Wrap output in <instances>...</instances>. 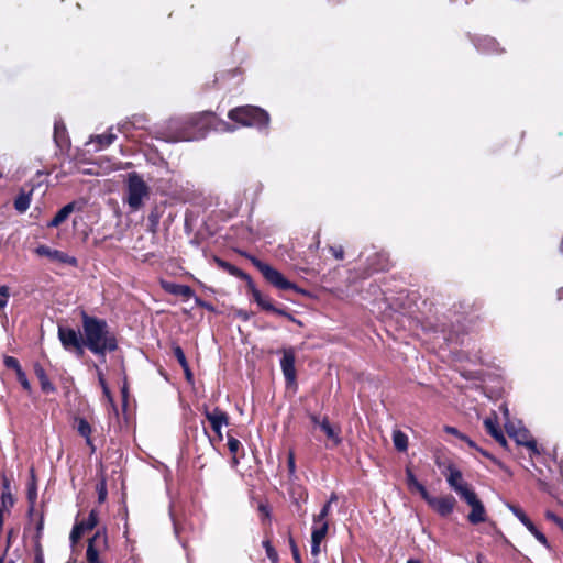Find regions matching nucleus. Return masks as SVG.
Listing matches in <instances>:
<instances>
[{"mask_svg": "<svg viewBox=\"0 0 563 563\" xmlns=\"http://www.w3.org/2000/svg\"><path fill=\"white\" fill-rule=\"evenodd\" d=\"M210 130L233 132L234 126L217 119L211 111H202L188 117L172 118L156 131V137L168 143L200 141Z\"/></svg>", "mask_w": 563, "mask_h": 563, "instance_id": "obj_1", "label": "nucleus"}, {"mask_svg": "<svg viewBox=\"0 0 563 563\" xmlns=\"http://www.w3.org/2000/svg\"><path fill=\"white\" fill-rule=\"evenodd\" d=\"M85 346L106 361V354L118 349V340L104 319L90 317L81 311Z\"/></svg>", "mask_w": 563, "mask_h": 563, "instance_id": "obj_2", "label": "nucleus"}, {"mask_svg": "<svg viewBox=\"0 0 563 563\" xmlns=\"http://www.w3.org/2000/svg\"><path fill=\"white\" fill-rule=\"evenodd\" d=\"M229 119L243 126H253L258 130L266 129L269 123L268 113L254 106L236 107L229 111Z\"/></svg>", "mask_w": 563, "mask_h": 563, "instance_id": "obj_3", "label": "nucleus"}, {"mask_svg": "<svg viewBox=\"0 0 563 563\" xmlns=\"http://www.w3.org/2000/svg\"><path fill=\"white\" fill-rule=\"evenodd\" d=\"M247 258L262 273L263 277L277 289L303 292L296 284L286 279L279 271L275 269L269 264L262 262L253 255H247Z\"/></svg>", "mask_w": 563, "mask_h": 563, "instance_id": "obj_4", "label": "nucleus"}, {"mask_svg": "<svg viewBox=\"0 0 563 563\" xmlns=\"http://www.w3.org/2000/svg\"><path fill=\"white\" fill-rule=\"evenodd\" d=\"M148 196V187L143 178L135 172L128 175L126 202L131 210L136 211Z\"/></svg>", "mask_w": 563, "mask_h": 563, "instance_id": "obj_5", "label": "nucleus"}, {"mask_svg": "<svg viewBox=\"0 0 563 563\" xmlns=\"http://www.w3.org/2000/svg\"><path fill=\"white\" fill-rule=\"evenodd\" d=\"M58 339L66 351H74L77 356L84 355L85 339L80 331L73 328L58 325Z\"/></svg>", "mask_w": 563, "mask_h": 563, "instance_id": "obj_6", "label": "nucleus"}, {"mask_svg": "<svg viewBox=\"0 0 563 563\" xmlns=\"http://www.w3.org/2000/svg\"><path fill=\"white\" fill-rule=\"evenodd\" d=\"M506 431L518 445L528 448L533 454H539L537 442L532 439L529 430L520 424L516 426L514 422L507 421L505 423Z\"/></svg>", "mask_w": 563, "mask_h": 563, "instance_id": "obj_7", "label": "nucleus"}, {"mask_svg": "<svg viewBox=\"0 0 563 563\" xmlns=\"http://www.w3.org/2000/svg\"><path fill=\"white\" fill-rule=\"evenodd\" d=\"M433 511H435L440 517H449L453 514L454 508L456 506V499L452 495H445L441 497H434L428 494L427 498L423 499Z\"/></svg>", "mask_w": 563, "mask_h": 563, "instance_id": "obj_8", "label": "nucleus"}, {"mask_svg": "<svg viewBox=\"0 0 563 563\" xmlns=\"http://www.w3.org/2000/svg\"><path fill=\"white\" fill-rule=\"evenodd\" d=\"M462 499L471 507V512L467 515V520L470 523L479 525L487 520L485 506L474 490L468 493Z\"/></svg>", "mask_w": 563, "mask_h": 563, "instance_id": "obj_9", "label": "nucleus"}, {"mask_svg": "<svg viewBox=\"0 0 563 563\" xmlns=\"http://www.w3.org/2000/svg\"><path fill=\"white\" fill-rule=\"evenodd\" d=\"M203 415L210 422V426L214 431L218 441L221 442L223 440L222 428L229 424L228 413L218 407L213 408L212 410H209L208 407H205Z\"/></svg>", "mask_w": 563, "mask_h": 563, "instance_id": "obj_10", "label": "nucleus"}, {"mask_svg": "<svg viewBox=\"0 0 563 563\" xmlns=\"http://www.w3.org/2000/svg\"><path fill=\"white\" fill-rule=\"evenodd\" d=\"M35 253L40 256H46L53 262H57L60 264H66L73 267H76L78 265V260L75 256H71L65 252L51 249L47 245H38L35 249Z\"/></svg>", "mask_w": 563, "mask_h": 563, "instance_id": "obj_11", "label": "nucleus"}, {"mask_svg": "<svg viewBox=\"0 0 563 563\" xmlns=\"http://www.w3.org/2000/svg\"><path fill=\"white\" fill-rule=\"evenodd\" d=\"M449 474L446 475V482L449 486L461 497L464 498L473 489L470 488L467 483L463 479L462 472L454 465L448 467Z\"/></svg>", "mask_w": 563, "mask_h": 563, "instance_id": "obj_12", "label": "nucleus"}, {"mask_svg": "<svg viewBox=\"0 0 563 563\" xmlns=\"http://www.w3.org/2000/svg\"><path fill=\"white\" fill-rule=\"evenodd\" d=\"M107 545V536L104 532L98 530L95 536L89 540L86 558L88 563H101L99 560V550Z\"/></svg>", "mask_w": 563, "mask_h": 563, "instance_id": "obj_13", "label": "nucleus"}, {"mask_svg": "<svg viewBox=\"0 0 563 563\" xmlns=\"http://www.w3.org/2000/svg\"><path fill=\"white\" fill-rule=\"evenodd\" d=\"M280 367L287 385L295 384L296 368H295V354L291 350L285 351L280 360Z\"/></svg>", "mask_w": 563, "mask_h": 563, "instance_id": "obj_14", "label": "nucleus"}, {"mask_svg": "<svg viewBox=\"0 0 563 563\" xmlns=\"http://www.w3.org/2000/svg\"><path fill=\"white\" fill-rule=\"evenodd\" d=\"M484 427L486 429V432L490 434L496 440L497 443H499L505 449L507 448L508 443L503 430L499 427L498 418L496 415L485 418Z\"/></svg>", "mask_w": 563, "mask_h": 563, "instance_id": "obj_15", "label": "nucleus"}, {"mask_svg": "<svg viewBox=\"0 0 563 563\" xmlns=\"http://www.w3.org/2000/svg\"><path fill=\"white\" fill-rule=\"evenodd\" d=\"M162 288L170 295L180 296L184 298H191L195 295L194 290L188 285L162 282Z\"/></svg>", "mask_w": 563, "mask_h": 563, "instance_id": "obj_16", "label": "nucleus"}, {"mask_svg": "<svg viewBox=\"0 0 563 563\" xmlns=\"http://www.w3.org/2000/svg\"><path fill=\"white\" fill-rule=\"evenodd\" d=\"M214 263L217 264V266L219 268L225 271L230 275H232L236 278H240L242 280H245L246 284H251L252 278L250 277V275L246 274L245 272H243L242 269H240L239 267L232 265L231 263H229L220 257H214Z\"/></svg>", "mask_w": 563, "mask_h": 563, "instance_id": "obj_17", "label": "nucleus"}, {"mask_svg": "<svg viewBox=\"0 0 563 563\" xmlns=\"http://www.w3.org/2000/svg\"><path fill=\"white\" fill-rule=\"evenodd\" d=\"M476 49L483 54H495L501 52L495 38L489 36H482L474 40Z\"/></svg>", "mask_w": 563, "mask_h": 563, "instance_id": "obj_18", "label": "nucleus"}, {"mask_svg": "<svg viewBox=\"0 0 563 563\" xmlns=\"http://www.w3.org/2000/svg\"><path fill=\"white\" fill-rule=\"evenodd\" d=\"M320 429L325 433L327 438L333 442L334 445H339L342 442L340 437V427L331 424L327 417L322 418V421L320 422Z\"/></svg>", "mask_w": 563, "mask_h": 563, "instance_id": "obj_19", "label": "nucleus"}, {"mask_svg": "<svg viewBox=\"0 0 563 563\" xmlns=\"http://www.w3.org/2000/svg\"><path fill=\"white\" fill-rule=\"evenodd\" d=\"M34 373L40 382L43 393L53 394L56 391V387L51 383L45 369L40 364L34 365Z\"/></svg>", "mask_w": 563, "mask_h": 563, "instance_id": "obj_20", "label": "nucleus"}, {"mask_svg": "<svg viewBox=\"0 0 563 563\" xmlns=\"http://www.w3.org/2000/svg\"><path fill=\"white\" fill-rule=\"evenodd\" d=\"M247 287L252 294V297L254 299V301L263 309V310H266V311H271L272 309H274V305L272 303V300L269 297L267 296H264L254 285L253 280L251 282V284H247Z\"/></svg>", "mask_w": 563, "mask_h": 563, "instance_id": "obj_21", "label": "nucleus"}, {"mask_svg": "<svg viewBox=\"0 0 563 563\" xmlns=\"http://www.w3.org/2000/svg\"><path fill=\"white\" fill-rule=\"evenodd\" d=\"M444 431L448 434H452V435L456 437L459 440L465 442L470 448L478 451L484 456H488V453L485 450L479 448L470 437H467L466 434H464L461 431H459L455 427L445 426L444 427Z\"/></svg>", "mask_w": 563, "mask_h": 563, "instance_id": "obj_22", "label": "nucleus"}, {"mask_svg": "<svg viewBox=\"0 0 563 563\" xmlns=\"http://www.w3.org/2000/svg\"><path fill=\"white\" fill-rule=\"evenodd\" d=\"M406 483H407L408 488L411 492L417 490L420 494L422 499L427 498L429 492L427 490L424 485H422L417 479V477L415 476L413 472L409 467L406 468Z\"/></svg>", "mask_w": 563, "mask_h": 563, "instance_id": "obj_23", "label": "nucleus"}, {"mask_svg": "<svg viewBox=\"0 0 563 563\" xmlns=\"http://www.w3.org/2000/svg\"><path fill=\"white\" fill-rule=\"evenodd\" d=\"M74 202L65 205L63 208H60L57 213L54 216V218L47 223L48 228H57L66 219L70 216V213L74 211Z\"/></svg>", "mask_w": 563, "mask_h": 563, "instance_id": "obj_24", "label": "nucleus"}, {"mask_svg": "<svg viewBox=\"0 0 563 563\" xmlns=\"http://www.w3.org/2000/svg\"><path fill=\"white\" fill-rule=\"evenodd\" d=\"M147 123V119L143 114H134L131 119L120 122L118 128L120 131L125 132L128 130V125H131L134 129H144Z\"/></svg>", "mask_w": 563, "mask_h": 563, "instance_id": "obj_25", "label": "nucleus"}, {"mask_svg": "<svg viewBox=\"0 0 563 563\" xmlns=\"http://www.w3.org/2000/svg\"><path fill=\"white\" fill-rule=\"evenodd\" d=\"M115 139L117 135L112 132V129H110L106 134L92 136L89 143H98L99 146L96 147V151H99L111 145L115 141Z\"/></svg>", "mask_w": 563, "mask_h": 563, "instance_id": "obj_26", "label": "nucleus"}, {"mask_svg": "<svg viewBox=\"0 0 563 563\" xmlns=\"http://www.w3.org/2000/svg\"><path fill=\"white\" fill-rule=\"evenodd\" d=\"M327 534H324V527L319 530L311 531V555L317 558L320 554V545Z\"/></svg>", "mask_w": 563, "mask_h": 563, "instance_id": "obj_27", "label": "nucleus"}, {"mask_svg": "<svg viewBox=\"0 0 563 563\" xmlns=\"http://www.w3.org/2000/svg\"><path fill=\"white\" fill-rule=\"evenodd\" d=\"M32 191H33V189H31L29 192H25L24 190H22L15 198L14 208L19 212L23 213L30 208Z\"/></svg>", "mask_w": 563, "mask_h": 563, "instance_id": "obj_28", "label": "nucleus"}, {"mask_svg": "<svg viewBox=\"0 0 563 563\" xmlns=\"http://www.w3.org/2000/svg\"><path fill=\"white\" fill-rule=\"evenodd\" d=\"M76 429L77 432L85 438L86 443H90V437H91V426L85 418H76Z\"/></svg>", "mask_w": 563, "mask_h": 563, "instance_id": "obj_29", "label": "nucleus"}, {"mask_svg": "<svg viewBox=\"0 0 563 563\" xmlns=\"http://www.w3.org/2000/svg\"><path fill=\"white\" fill-rule=\"evenodd\" d=\"M66 128L60 120H56L54 123V139L57 144V146L63 147L66 145Z\"/></svg>", "mask_w": 563, "mask_h": 563, "instance_id": "obj_30", "label": "nucleus"}, {"mask_svg": "<svg viewBox=\"0 0 563 563\" xmlns=\"http://www.w3.org/2000/svg\"><path fill=\"white\" fill-rule=\"evenodd\" d=\"M393 442L399 452H405L408 449V437L400 430H394Z\"/></svg>", "mask_w": 563, "mask_h": 563, "instance_id": "obj_31", "label": "nucleus"}, {"mask_svg": "<svg viewBox=\"0 0 563 563\" xmlns=\"http://www.w3.org/2000/svg\"><path fill=\"white\" fill-rule=\"evenodd\" d=\"M506 507L512 512V515L526 527L528 523H530L529 517L525 514V511L510 503L506 504Z\"/></svg>", "mask_w": 563, "mask_h": 563, "instance_id": "obj_32", "label": "nucleus"}, {"mask_svg": "<svg viewBox=\"0 0 563 563\" xmlns=\"http://www.w3.org/2000/svg\"><path fill=\"white\" fill-rule=\"evenodd\" d=\"M98 523V514L96 510H91L87 519L78 522L79 526H82V530L88 531L92 530Z\"/></svg>", "mask_w": 563, "mask_h": 563, "instance_id": "obj_33", "label": "nucleus"}, {"mask_svg": "<svg viewBox=\"0 0 563 563\" xmlns=\"http://www.w3.org/2000/svg\"><path fill=\"white\" fill-rule=\"evenodd\" d=\"M526 528L528 529V531L533 534V537L541 543L543 544L544 547L549 548V542H548V539L547 537L544 536V533H542L537 527L536 525L530 521V523H528L526 526Z\"/></svg>", "mask_w": 563, "mask_h": 563, "instance_id": "obj_34", "label": "nucleus"}, {"mask_svg": "<svg viewBox=\"0 0 563 563\" xmlns=\"http://www.w3.org/2000/svg\"><path fill=\"white\" fill-rule=\"evenodd\" d=\"M322 527H324V534H327L329 529L328 516L319 512L313 517L312 530H319Z\"/></svg>", "mask_w": 563, "mask_h": 563, "instance_id": "obj_35", "label": "nucleus"}, {"mask_svg": "<svg viewBox=\"0 0 563 563\" xmlns=\"http://www.w3.org/2000/svg\"><path fill=\"white\" fill-rule=\"evenodd\" d=\"M14 498L11 492H1L0 496V507L2 511H9V509L13 506Z\"/></svg>", "mask_w": 563, "mask_h": 563, "instance_id": "obj_36", "label": "nucleus"}, {"mask_svg": "<svg viewBox=\"0 0 563 563\" xmlns=\"http://www.w3.org/2000/svg\"><path fill=\"white\" fill-rule=\"evenodd\" d=\"M95 368H96L98 380L102 388L103 395L108 398L109 401H112V396H111L110 389L108 387V384L104 379L102 371L100 369V367L98 365H95Z\"/></svg>", "mask_w": 563, "mask_h": 563, "instance_id": "obj_37", "label": "nucleus"}, {"mask_svg": "<svg viewBox=\"0 0 563 563\" xmlns=\"http://www.w3.org/2000/svg\"><path fill=\"white\" fill-rule=\"evenodd\" d=\"M287 466H288L289 478L290 479L296 478L297 477L296 476V462H295V454L292 451L288 452Z\"/></svg>", "mask_w": 563, "mask_h": 563, "instance_id": "obj_38", "label": "nucleus"}, {"mask_svg": "<svg viewBox=\"0 0 563 563\" xmlns=\"http://www.w3.org/2000/svg\"><path fill=\"white\" fill-rule=\"evenodd\" d=\"M173 353H174L175 357L177 358L179 365L181 367H187V365H188L187 358L185 356L183 349L179 345L173 346Z\"/></svg>", "mask_w": 563, "mask_h": 563, "instance_id": "obj_39", "label": "nucleus"}, {"mask_svg": "<svg viewBox=\"0 0 563 563\" xmlns=\"http://www.w3.org/2000/svg\"><path fill=\"white\" fill-rule=\"evenodd\" d=\"M84 532H85V530H82V526H79L78 523H76L73 527V529L70 531V536H69L71 544H76L79 541V539L81 538Z\"/></svg>", "mask_w": 563, "mask_h": 563, "instance_id": "obj_40", "label": "nucleus"}, {"mask_svg": "<svg viewBox=\"0 0 563 563\" xmlns=\"http://www.w3.org/2000/svg\"><path fill=\"white\" fill-rule=\"evenodd\" d=\"M263 547L265 548L267 558L274 563L277 562L278 554H277L276 550L274 549V547L271 544V542L264 541Z\"/></svg>", "mask_w": 563, "mask_h": 563, "instance_id": "obj_41", "label": "nucleus"}, {"mask_svg": "<svg viewBox=\"0 0 563 563\" xmlns=\"http://www.w3.org/2000/svg\"><path fill=\"white\" fill-rule=\"evenodd\" d=\"M3 363L8 368L14 369L15 373L22 369L19 361L13 356H5Z\"/></svg>", "mask_w": 563, "mask_h": 563, "instance_id": "obj_42", "label": "nucleus"}, {"mask_svg": "<svg viewBox=\"0 0 563 563\" xmlns=\"http://www.w3.org/2000/svg\"><path fill=\"white\" fill-rule=\"evenodd\" d=\"M18 382L21 384L24 390L31 391V384L26 377V374L23 369L16 373Z\"/></svg>", "mask_w": 563, "mask_h": 563, "instance_id": "obj_43", "label": "nucleus"}, {"mask_svg": "<svg viewBox=\"0 0 563 563\" xmlns=\"http://www.w3.org/2000/svg\"><path fill=\"white\" fill-rule=\"evenodd\" d=\"M10 297L9 287L0 286V309L7 307Z\"/></svg>", "mask_w": 563, "mask_h": 563, "instance_id": "obj_44", "label": "nucleus"}, {"mask_svg": "<svg viewBox=\"0 0 563 563\" xmlns=\"http://www.w3.org/2000/svg\"><path fill=\"white\" fill-rule=\"evenodd\" d=\"M240 445H241V443L238 439L228 434V448H229L230 453L236 454Z\"/></svg>", "mask_w": 563, "mask_h": 563, "instance_id": "obj_45", "label": "nucleus"}, {"mask_svg": "<svg viewBox=\"0 0 563 563\" xmlns=\"http://www.w3.org/2000/svg\"><path fill=\"white\" fill-rule=\"evenodd\" d=\"M97 493L99 503H103L107 498V486L104 481L97 485Z\"/></svg>", "mask_w": 563, "mask_h": 563, "instance_id": "obj_46", "label": "nucleus"}, {"mask_svg": "<svg viewBox=\"0 0 563 563\" xmlns=\"http://www.w3.org/2000/svg\"><path fill=\"white\" fill-rule=\"evenodd\" d=\"M36 497H37L36 486H35V484H32V485H30V487L27 489V498H29V501L31 503V505H33L35 503Z\"/></svg>", "mask_w": 563, "mask_h": 563, "instance_id": "obj_47", "label": "nucleus"}, {"mask_svg": "<svg viewBox=\"0 0 563 563\" xmlns=\"http://www.w3.org/2000/svg\"><path fill=\"white\" fill-rule=\"evenodd\" d=\"M330 251L336 260H343L344 251L342 246H331Z\"/></svg>", "mask_w": 563, "mask_h": 563, "instance_id": "obj_48", "label": "nucleus"}, {"mask_svg": "<svg viewBox=\"0 0 563 563\" xmlns=\"http://www.w3.org/2000/svg\"><path fill=\"white\" fill-rule=\"evenodd\" d=\"M290 548H291V552H292V556H294V560L296 563H301V559H300V554H299V550L295 543L294 540H290Z\"/></svg>", "mask_w": 563, "mask_h": 563, "instance_id": "obj_49", "label": "nucleus"}, {"mask_svg": "<svg viewBox=\"0 0 563 563\" xmlns=\"http://www.w3.org/2000/svg\"><path fill=\"white\" fill-rule=\"evenodd\" d=\"M271 312H274V313L283 316V317H286V318H288L291 321H296V319L290 313H288L286 310L277 308L275 306H274V309L271 310Z\"/></svg>", "mask_w": 563, "mask_h": 563, "instance_id": "obj_50", "label": "nucleus"}, {"mask_svg": "<svg viewBox=\"0 0 563 563\" xmlns=\"http://www.w3.org/2000/svg\"><path fill=\"white\" fill-rule=\"evenodd\" d=\"M34 562L35 563H44V555H43V551H42V548L40 544H37L36 550H35Z\"/></svg>", "mask_w": 563, "mask_h": 563, "instance_id": "obj_51", "label": "nucleus"}, {"mask_svg": "<svg viewBox=\"0 0 563 563\" xmlns=\"http://www.w3.org/2000/svg\"><path fill=\"white\" fill-rule=\"evenodd\" d=\"M148 221L151 223L152 230L155 231L157 224H158V217L155 213H151L148 216Z\"/></svg>", "mask_w": 563, "mask_h": 563, "instance_id": "obj_52", "label": "nucleus"}, {"mask_svg": "<svg viewBox=\"0 0 563 563\" xmlns=\"http://www.w3.org/2000/svg\"><path fill=\"white\" fill-rule=\"evenodd\" d=\"M1 492H11L10 481L7 478L4 474L2 475Z\"/></svg>", "mask_w": 563, "mask_h": 563, "instance_id": "obj_53", "label": "nucleus"}, {"mask_svg": "<svg viewBox=\"0 0 563 563\" xmlns=\"http://www.w3.org/2000/svg\"><path fill=\"white\" fill-rule=\"evenodd\" d=\"M545 518L553 521L554 523H558L562 518H560L559 516H556L554 512L552 511H547L545 512Z\"/></svg>", "mask_w": 563, "mask_h": 563, "instance_id": "obj_54", "label": "nucleus"}, {"mask_svg": "<svg viewBox=\"0 0 563 563\" xmlns=\"http://www.w3.org/2000/svg\"><path fill=\"white\" fill-rule=\"evenodd\" d=\"M310 420H311V422L313 423L314 427H319L320 428V422L322 421V419H320L319 416L311 415L310 416Z\"/></svg>", "mask_w": 563, "mask_h": 563, "instance_id": "obj_55", "label": "nucleus"}, {"mask_svg": "<svg viewBox=\"0 0 563 563\" xmlns=\"http://www.w3.org/2000/svg\"><path fill=\"white\" fill-rule=\"evenodd\" d=\"M330 511H331L330 503H325L320 510V512H322L323 515H327V516H329Z\"/></svg>", "mask_w": 563, "mask_h": 563, "instance_id": "obj_56", "label": "nucleus"}, {"mask_svg": "<svg viewBox=\"0 0 563 563\" xmlns=\"http://www.w3.org/2000/svg\"><path fill=\"white\" fill-rule=\"evenodd\" d=\"M184 369V373H185V376L187 378V380H191L192 379V373L190 371V367H189V364L187 365V367H181Z\"/></svg>", "mask_w": 563, "mask_h": 563, "instance_id": "obj_57", "label": "nucleus"}, {"mask_svg": "<svg viewBox=\"0 0 563 563\" xmlns=\"http://www.w3.org/2000/svg\"><path fill=\"white\" fill-rule=\"evenodd\" d=\"M43 526H44V521H43V518L40 519V521L37 522L36 525V532H37V537L41 536L42 533V530H43Z\"/></svg>", "mask_w": 563, "mask_h": 563, "instance_id": "obj_58", "label": "nucleus"}, {"mask_svg": "<svg viewBox=\"0 0 563 563\" xmlns=\"http://www.w3.org/2000/svg\"><path fill=\"white\" fill-rule=\"evenodd\" d=\"M335 501H338V495L335 493H332L327 503H330V505H332Z\"/></svg>", "mask_w": 563, "mask_h": 563, "instance_id": "obj_59", "label": "nucleus"}, {"mask_svg": "<svg viewBox=\"0 0 563 563\" xmlns=\"http://www.w3.org/2000/svg\"><path fill=\"white\" fill-rule=\"evenodd\" d=\"M500 410L503 411V413L505 415V417L508 419V416H509L508 407H507L506 405H501V406H500Z\"/></svg>", "mask_w": 563, "mask_h": 563, "instance_id": "obj_60", "label": "nucleus"}, {"mask_svg": "<svg viewBox=\"0 0 563 563\" xmlns=\"http://www.w3.org/2000/svg\"><path fill=\"white\" fill-rule=\"evenodd\" d=\"M476 563H486L485 556L483 554H478L476 556Z\"/></svg>", "mask_w": 563, "mask_h": 563, "instance_id": "obj_61", "label": "nucleus"}, {"mask_svg": "<svg viewBox=\"0 0 563 563\" xmlns=\"http://www.w3.org/2000/svg\"><path fill=\"white\" fill-rule=\"evenodd\" d=\"M0 563H15L14 560H7L5 554L0 558Z\"/></svg>", "mask_w": 563, "mask_h": 563, "instance_id": "obj_62", "label": "nucleus"}, {"mask_svg": "<svg viewBox=\"0 0 563 563\" xmlns=\"http://www.w3.org/2000/svg\"><path fill=\"white\" fill-rule=\"evenodd\" d=\"M86 444L89 446L91 453L96 452V446L91 439H90V443H86Z\"/></svg>", "mask_w": 563, "mask_h": 563, "instance_id": "obj_63", "label": "nucleus"}, {"mask_svg": "<svg viewBox=\"0 0 563 563\" xmlns=\"http://www.w3.org/2000/svg\"><path fill=\"white\" fill-rule=\"evenodd\" d=\"M558 298L563 299V287L558 290Z\"/></svg>", "mask_w": 563, "mask_h": 563, "instance_id": "obj_64", "label": "nucleus"}]
</instances>
